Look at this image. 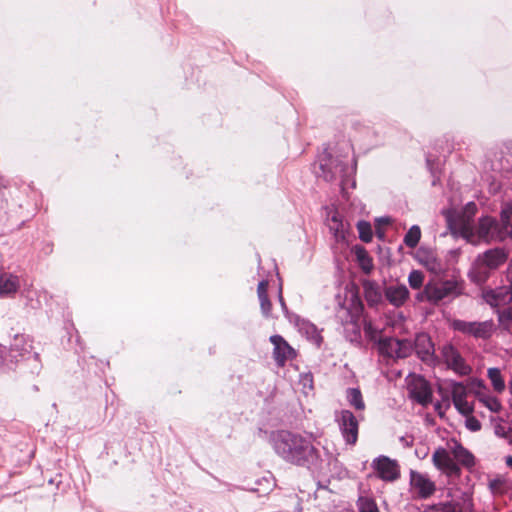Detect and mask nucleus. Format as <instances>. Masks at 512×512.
<instances>
[{
    "label": "nucleus",
    "instance_id": "nucleus-1",
    "mask_svg": "<svg viewBox=\"0 0 512 512\" xmlns=\"http://www.w3.org/2000/svg\"><path fill=\"white\" fill-rule=\"evenodd\" d=\"M269 442L284 462L312 472L321 470L320 451L309 437L289 430H277L270 433Z\"/></svg>",
    "mask_w": 512,
    "mask_h": 512
},
{
    "label": "nucleus",
    "instance_id": "nucleus-2",
    "mask_svg": "<svg viewBox=\"0 0 512 512\" xmlns=\"http://www.w3.org/2000/svg\"><path fill=\"white\" fill-rule=\"evenodd\" d=\"M465 237L471 243L502 242L512 238V203L502 206L499 221L492 216L479 218L475 228L465 232Z\"/></svg>",
    "mask_w": 512,
    "mask_h": 512
},
{
    "label": "nucleus",
    "instance_id": "nucleus-3",
    "mask_svg": "<svg viewBox=\"0 0 512 512\" xmlns=\"http://www.w3.org/2000/svg\"><path fill=\"white\" fill-rule=\"evenodd\" d=\"M351 146L344 144V154L333 156L332 153L325 151L319 157V171L316 172L318 177H322L325 181L331 182L339 180L341 191L345 193L347 187L354 188L356 182L353 178L356 170V161L350 157Z\"/></svg>",
    "mask_w": 512,
    "mask_h": 512
},
{
    "label": "nucleus",
    "instance_id": "nucleus-4",
    "mask_svg": "<svg viewBox=\"0 0 512 512\" xmlns=\"http://www.w3.org/2000/svg\"><path fill=\"white\" fill-rule=\"evenodd\" d=\"M7 367L19 365L20 369L38 374L42 368L39 354L33 350L32 340L25 334H16L8 350L4 349Z\"/></svg>",
    "mask_w": 512,
    "mask_h": 512
},
{
    "label": "nucleus",
    "instance_id": "nucleus-5",
    "mask_svg": "<svg viewBox=\"0 0 512 512\" xmlns=\"http://www.w3.org/2000/svg\"><path fill=\"white\" fill-rule=\"evenodd\" d=\"M508 253L504 248H493L479 255L474 268L469 272L473 282L482 283L486 281L491 270L497 269L506 262Z\"/></svg>",
    "mask_w": 512,
    "mask_h": 512
},
{
    "label": "nucleus",
    "instance_id": "nucleus-6",
    "mask_svg": "<svg viewBox=\"0 0 512 512\" xmlns=\"http://www.w3.org/2000/svg\"><path fill=\"white\" fill-rule=\"evenodd\" d=\"M463 293V283L455 280H445L436 284H427L424 294L428 301L437 303L447 298H455Z\"/></svg>",
    "mask_w": 512,
    "mask_h": 512
},
{
    "label": "nucleus",
    "instance_id": "nucleus-7",
    "mask_svg": "<svg viewBox=\"0 0 512 512\" xmlns=\"http://www.w3.org/2000/svg\"><path fill=\"white\" fill-rule=\"evenodd\" d=\"M378 350L381 355L388 358H406L411 355L413 345L408 339L384 337L378 340Z\"/></svg>",
    "mask_w": 512,
    "mask_h": 512
},
{
    "label": "nucleus",
    "instance_id": "nucleus-8",
    "mask_svg": "<svg viewBox=\"0 0 512 512\" xmlns=\"http://www.w3.org/2000/svg\"><path fill=\"white\" fill-rule=\"evenodd\" d=\"M452 327L455 331H458L464 335L483 340L490 338L494 331V323L492 320L481 322L454 320Z\"/></svg>",
    "mask_w": 512,
    "mask_h": 512
},
{
    "label": "nucleus",
    "instance_id": "nucleus-9",
    "mask_svg": "<svg viewBox=\"0 0 512 512\" xmlns=\"http://www.w3.org/2000/svg\"><path fill=\"white\" fill-rule=\"evenodd\" d=\"M335 419L346 444L354 445L358 439L359 428L356 416L350 410L343 409L336 413Z\"/></svg>",
    "mask_w": 512,
    "mask_h": 512
},
{
    "label": "nucleus",
    "instance_id": "nucleus-10",
    "mask_svg": "<svg viewBox=\"0 0 512 512\" xmlns=\"http://www.w3.org/2000/svg\"><path fill=\"white\" fill-rule=\"evenodd\" d=\"M441 354L447 366L454 372L461 376L470 374L471 367L452 344L443 345Z\"/></svg>",
    "mask_w": 512,
    "mask_h": 512
},
{
    "label": "nucleus",
    "instance_id": "nucleus-11",
    "mask_svg": "<svg viewBox=\"0 0 512 512\" xmlns=\"http://www.w3.org/2000/svg\"><path fill=\"white\" fill-rule=\"evenodd\" d=\"M337 298L339 301L338 307L335 311V319L338 323L341 324V326L352 323V321L360 320L361 314L363 312V304L359 299L353 298L351 299L350 306H345L343 303H341V298L339 295Z\"/></svg>",
    "mask_w": 512,
    "mask_h": 512
},
{
    "label": "nucleus",
    "instance_id": "nucleus-12",
    "mask_svg": "<svg viewBox=\"0 0 512 512\" xmlns=\"http://www.w3.org/2000/svg\"><path fill=\"white\" fill-rule=\"evenodd\" d=\"M289 321L294 324L298 332L308 341L315 344L317 347L321 346L323 337L321 336V331L315 324L307 319L301 318L297 314H292L289 316Z\"/></svg>",
    "mask_w": 512,
    "mask_h": 512
},
{
    "label": "nucleus",
    "instance_id": "nucleus-13",
    "mask_svg": "<svg viewBox=\"0 0 512 512\" xmlns=\"http://www.w3.org/2000/svg\"><path fill=\"white\" fill-rule=\"evenodd\" d=\"M269 340L274 346L273 359L279 368L284 367L288 360L296 357V351L281 335H272Z\"/></svg>",
    "mask_w": 512,
    "mask_h": 512
},
{
    "label": "nucleus",
    "instance_id": "nucleus-14",
    "mask_svg": "<svg viewBox=\"0 0 512 512\" xmlns=\"http://www.w3.org/2000/svg\"><path fill=\"white\" fill-rule=\"evenodd\" d=\"M410 484L416 491L418 498L427 499L436 491V485L427 474L417 471L410 472Z\"/></svg>",
    "mask_w": 512,
    "mask_h": 512
},
{
    "label": "nucleus",
    "instance_id": "nucleus-15",
    "mask_svg": "<svg viewBox=\"0 0 512 512\" xmlns=\"http://www.w3.org/2000/svg\"><path fill=\"white\" fill-rule=\"evenodd\" d=\"M372 467L378 476L385 481H395L399 478V469L396 461L386 456H379L373 460Z\"/></svg>",
    "mask_w": 512,
    "mask_h": 512
},
{
    "label": "nucleus",
    "instance_id": "nucleus-16",
    "mask_svg": "<svg viewBox=\"0 0 512 512\" xmlns=\"http://www.w3.org/2000/svg\"><path fill=\"white\" fill-rule=\"evenodd\" d=\"M484 301L491 307H501L512 301V290L510 287H500L483 292Z\"/></svg>",
    "mask_w": 512,
    "mask_h": 512
},
{
    "label": "nucleus",
    "instance_id": "nucleus-17",
    "mask_svg": "<svg viewBox=\"0 0 512 512\" xmlns=\"http://www.w3.org/2000/svg\"><path fill=\"white\" fill-rule=\"evenodd\" d=\"M452 401L455 408L464 416L472 413L473 407L467 401V390L461 382H454L452 386Z\"/></svg>",
    "mask_w": 512,
    "mask_h": 512
},
{
    "label": "nucleus",
    "instance_id": "nucleus-18",
    "mask_svg": "<svg viewBox=\"0 0 512 512\" xmlns=\"http://www.w3.org/2000/svg\"><path fill=\"white\" fill-rule=\"evenodd\" d=\"M413 345V350L417 356L424 362H430L434 358V345L431 338L426 333L417 334Z\"/></svg>",
    "mask_w": 512,
    "mask_h": 512
},
{
    "label": "nucleus",
    "instance_id": "nucleus-19",
    "mask_svg": "<svg viewBox=\"0 0 512 512\" xmlns=\"http://www.w3.org/2000/svg\"><path fill=\"white\" fill-rule=\"evenodd\" d=\"M432 461L434 466L441 471H459L457 464L451 458L449 452L443 447H439L434 451L432 455Z\"/></svg>",
    "mask_w": 512,
    "mask_h": 512
},
{
    "label": "nucleus",
    "instance_id": "nucleus-20",
    "mask_svg": "<svg viewBox=\"0 0 512 512\" xmlns=\"http://www.w3.org/2000/svg\"><path fill=\"white\" fill-rule=\"evenodd\" d=\"M384 295L391 305L401 307L409 297V290L405 285H390L385 288Z\"/></svg>",
    "mask_w": 512,
    "mask_h": 512
},
{
    "label": "nucleus",
    "instance_id": "nucleus-21",
    "mask_svg": "<svg viewBox=\"0 0 512 512\" xmlns=\"http://www.w3.org/2000/svg\"><path fill=\"white\" fill-rule=\"evenodd\" d=\"M410 395L413 400L422 406H427L432 402V390L428 382L423 379L413 385Z\"/></svg>",
    "mask_w": 512,
    "mask_h": 512
},
{
    "label": "nucleus",
    "instance_id": "nucleus-22",
    "mask_svg": "<svg viewBox=\"0 0 512 512\" xmlns=\"http://www.w3.org/2000/svg\"><path fill=\"white\" fill-rule=\"evenodd\" d=\"M452 454L455 460L465 468L472 469L475 466L474 455L457 441H455L452 448Z\"/></svg>",
    "mask_w": 512,
    "mask_h": 512
},
{
    "label": "nucleus",
    "instance_id": "nucleus-23",
    "mask_svg": "<svg viewBox=\"0 0 512 512\" xmlns=\"http://www.w3.org/2000/svg\"><path fill=\"white\" fill-rule=\"evenodd\" d=\"M327 226L329 232L337 241L345 239L347 224L344 223L342 216L339 213H334L327 219Z\"/></svg>",
    "mask_w": 512,
    "mask_h": 512
},
{
    "label": "nucleus",
    "instance_id": "nucleus-24",
    "mask_svg": "<svg viewBox=\"0 0 512 512\" xmlns=\"http://www.w3.org/2000/svg\"><path fill=\"white\" fill-rule=\"evenodd\" d=\"M19 288V279L9 273L0 274V296H9L16 293Z\"/></svg>",
    "mask_w": 512,
    "mask_h": 512
},
{
    "label": "nucleus",
    "instance_id": "nucleus-25",
    "mask_svg": "<svg viewBox=\"0 0 512 512\" xmlns=\"http://www.w3.org/2000/svg\"><path fill=\"white\" fill-rule=\"evenodd\" d=\"M346 400L357 411L365 409V402L359 388L350 387L346 390Z\"/></svg>",
    "mask_w": 512,
    "mask_h": 512
},
{
    "label": "nucleus",
    "instance_id": "nucleus-26",
    "mask_svg": "<svg viewBox=\"0 0 512 512\" xmlns=\"http://www.w3.org/2000/svg\"><path fill=\"white\" fill-rule=\"evenodd\" d=\"M382 292L379 287L369 283L365 285V299L370 306H377L382 302Z\"/></svg>",
    "mask_w": 512,
    "mask_h": 512
},
{
    "label": "nucleus",
    "instance_id": "nucleus-27",
    "mask_svg": "<svg viewBox=\"0 0 512 512\" xmlns=\"http://www.w3.org/2000/svg\"><path fill=\"white\" fill-rule=\"evenodd\" d=\"M343 327L345 338L350 342H359L361 339L360 320L352 321Z\"/></svg>",
    "mask_w": 512,
    "mask_h": 512
},
{
    "label": "nucleus",
    "instance_id": "nucleus-28",
    "mask_svg": "<svg viewBox=\"0 0 512 512\" xmlns=\"http://www.w3.org/2000/svg\"><path fill=\"white\" fill-rule=\"evenodd\" d=\"M453 512H473V501L470 496L463 494L460 499L448 502Z\"/></svg>",
    "mask_w": 512,
    "mask_h": 512
},
{
    "label": "nucleus",
    "instance_id": "nucleus-29",
    "mask_svg": "<svg viewBox=\"0 0 512 512\" xmlns=\"http://www.w3.org/2000/svg\"><path fill=\"white\" fill-rule=\"evenodd\" d=\"M498 322L501 328L509 333H512V308H504L497 310Z\"/></svg>",
    "mask_w": 512,
    "mask_h": 512
},
{
    "label": "nucleus",
    "instance_id": "nucleus-30",
    "mask_svg": "<svg viewBox=\"0 0 512 512\" xmlns=\"http://www.w3.org/2000/svg\"><path fill=\"white\" fill-rule=\"evenodd\" d=\"M420 238H421L420 227L418 225H413L405 234L403 242L407 247L415 248L418 245Z\"/></svg>",
    "mask_w": 512,
    "mask_h": 512
},
{
    "label": "nucleus",
    "instance_id": "nucleus-31",
    "mask_svg": "<svg viewBox=\"0 0 512 512\" xmlns=\"http://www.w3.org/2000/svg\"><path fill=\"white\" fill-rule=\"evenodd\" d=\"M488 377L495 391L500 393L505 389V383L498 368H489Z\"/></svg>",
    "mask_w": 512,
    "mask_h": 512
},
{
    "label": "nucleus",
    "instance_id": "nucleus-32",
    "mask_svg": "<svg viewBox=\"0 0 512 512\" xmlns=\"http://www.w3.org/2000/svg\"><path fill=\"white\" fill-rule=\"evenodd\" d=\"M359 512H380L374 499L360 496L357 501Z\"/></svg>",
    "mask_w": 512,
    "mask_h": 512
},
{
    "label": "nucleus",
    "instance_id": "nucleus-33",
    "mask_svg": "<svg viewBox=\"0 0 512 512\" xmlns=\"http://www.w3.org/2000/svg\"><path fill=\"white\" fill-rule=\"evenodd\" d=\"M357 230L359 233V238L361 241L365 243H369L373 238V232L371 224L367 221H359L357 223Z\"/></svg>",
    "mask_w": 512,
    "mask_h": 512
},
{
    "label": "nucleus",
    "instance_id": "nucleus-34",
    "mask_svg": "<svg viewBox=\"0 0 512 512\" xmlns=\"http://www.w3.org/2000/svg\"><path fill=\"white\" fill-rule=\"evenodd\" d=\"M363 330H364L365 336L369 340L378 342V340L380 339L379 336H380L381 330L379 328H377L376 326H374V324L370 320L364 319Z\"/></svg>",
    "mask_w": 512,
    "mask_h": 512
},
{
    "label": "nucleus",
    "instance_id": "nucleus-35",
    "mask_svg": "<svg viewBox=\"0 0 512 512\" xmlns=\"http://www.w3.org/2000/svg\"><path fill=\"white\" fill-rule=\"evenodd\" d=\"M356 256H357V259H358L359 263L361 264L362 269L365 272H369L371 270V268H372V261H371V258L368 255L366 249L363 248V247L357 248L356 249Z\"/></svg>",
    "mask_w": 512,
    "mask_h": 512
},
{
    "label": "nucleus",
    "instance_id": "nucleus-36",
    "mask_svg": "<svg viewBox=\"0 0 512 512\" xmlns=\"http://www.w3.org/2000/svg\"><path fill=\"white\" fill-rule=\"evenodd\" d=\"M480 401L491 411L494 413L500 412L502 409V405L497 397L491 395H485L480 398Z\"/></svg>",
    "mask_w": 512,
    "mask_h": 512
},
{
    "label": "nucleus",
    "instance_id": "nucleus-37",
    "mask_svg": "<svg viewBox=\"0 0 512 512\" xmlns=\"http://www.w3.org/2000/svg\"><path fill=\"white\" fill-rule=\"evenodd\" d=\"M424 274L419 270H412L408 276V283L412 289H419L423 285Z\"/></svg>",
    "mask_w": 512,
    "mask_h": 512
},
{
    "label": "nucleus",
    "instance_id": "nucleus-38",
    "mask_svg": "<svg viewBox=\"0 0 512 512\" xmlns=\"http://www.w3.org/2000/svg\"><path fill=\"white\" fill-rule=\"evenodd\" d=\"M419 253H425V259H421L420 261L430 270L435 271L437 267H439V263L437 262L435 256L432 252L428 251H422L420 250Z\"/></svg>",
    "mask_w": 512,
    "mask_h": 512
},
{
    "label": "nucleus",
    "instance_id": "nucleus-39",
    "mask_svg": "<svg viewBox=\"0 0 512 512\" xmlns=\"http://www.w3.org/2000/svg\"><path fill=\"white\" fill-rule=\"evenodd\" d=\"M426 164H427V167L433 177L432 185L435 186V185H437V183L440 180V177H439L440 171H439L438 167L434 166V162L431 160L430 157L426 158Z\"/></svg>",
    "mask_w": 512,
    "mask_h": 512
},
{
    "label": "nucleus",
    "instance_id": "nucleus-40",
    "mask_svg": "<svg viewBox=\"0 0 512 512\" xmlns=\"http://www.w3.org/2000/svg\"><path fill=\"white\" fill-rule=\"evenodd\" d=\"M261 312L264 317L268 318L271 315L272 304L269 300L268 295L259 298Z\"/></svg>",
    "mask_w": 512,
    "mask_h": 512
},
{
    "label": "nucleus",
    "instance_id": "nucleus-41",
    "mask_svg": "<svg viewBox=\"0 0 512 512\" xmlns=\"http://www.w3.org/2000/svg\"><path fill=\"white\" fill-rule=\"evenodd\" d=\"M425 512H453V510L448 502H444L428 507Z\"/></svg>",
    "mask_w": 512,
    "mask_h": 512
},
{
    "label": "nucleus",
    "instance_id": "nucleus-42",
    "mask_svg": "<svg viewBox=\"0 0 512 512\" xmlns=\"http://www.w3.org/2000/svg\"><path fill=\"white\" fill-rule=\"evenodd\" d=\"M504 485V480L501 478H494L489 481V489L492 493H500L502 491V486Z\"/></svg>",
    "mask_w": 512,
    "mask_h": 512
},
{
    "label": "nucleus",
    "instance_id": "nucleus-43",
    "mask_svg": "<svg viewBox=\"0 0 512 512\" xmlns=\"http://www.w3.org/2000/svg\"><path fill=\"white\" fill-rule=\"evenodd\" d=\"M466 428L472 432H477L481 429L480 421L475 417H468L465 422Z\"/></svg>",
    "mask_w": 512,
    "mask_h": 512
},
{
    "label": "nucleus",
    "instance_id": "nucleus-44",
    "mask_svg": "<svg viewBox=\"0 0 512 512\" xmlns=\"http://www.w3.org/2000/svg\"><path fill=\"white\" fill-rule=\"evenodd\" d=\"M300 384L304 389H313V375L311 373H304L300 375Z\"/></svg>",
    "mask_w": 512,
    "mask_h": 512
},
{
    "label": "nucleus",
    "instance_id": "nucleus-45",
    "mask_svg": "<svg viewBox=\"0 0 512 512\" xmlns=\"http://www.w3.org/2000/svg\"><path fill=\"white\" fill-rule=\"evenodd\" d=\"M268 285H269V282L267 280H261L258 283V287H257L258 298L268 295Z\"/></svg>",
    "mask_w": 512,
    "mask_h": 512
},
{
    "label": "nucleus",
    "instance_id": "nucleus-46",
    "mask_svg": "<svg viewBox=\"0 0 512 512\" xmlns=\"http://www.w3.org/2000/svg\"><path fill=\"white\" fill-rule=\"evenodd\" d=\"M278 301L280 303V306H281L282 311L284 312L285 316L289 319V316H291L293 313H290L288 311L287 305H286L285 300L282 295V286L281 285L279 287V292H278Z\"/></svg>",
    "mask_w": 512,
    "mask_h": 512
},
{
    "label": "nucleus",
    "instance_id": "nucleus-47",
    "mask_svg": "<svg viewBox=\"0 0 512 512\" xmlns=\"http://www.w3.org/2000/svg\"><path fill=\"white\" fill-rule=\"evenodd\" d=\"M495 434L501 438H508V431L504 426L498 425L495 427Z\"/></svg>",
    "mask_w": 512,
    "mask_h": 512
},
{
    "label": "nucleus",
    "instance_id": "nucleus-48",
    "mask_svg": "<svg viewBox=\"0 0 512 512\" xmlns=\"http://www.w3.org/2000/svg\"><path fill=\"white\" fill-rule=\"evenodd\" d=\"M506 278H507V281L510 283L509 287L512 290V257H511L509 266L506 271Z\"/></svg>",
    "mask_w": 512,
    "mask_h": 512
},
{
    "label": "nucleus",
    "instance_id": "nucleus-49",
    "mask_svg": "<svg viewBox=\"0 0 512 512\" xmlns=\"http://www.w3.org/2000/svg\"><path fill=\"white\" fill-rule=\"evenodd\" d=\"M1 365L7 366V361H5L4 350L0 351V366Z\"/></svg>",
    "mask_w": 512,
    "mask_h": 512
},
{
    "label": "nucleus",
    "instance_id": "nucleus-50",
    "mask_svg": "<svg viewBox=\"0 0 512 512\" xmlns=\"http://www.w3.org/2000/svg\"><path fill=\"white\" fill-rule=\"evenodd\" d=\"M505 463L512 470V456L505 457Z\"/></svg>",
    "mask_w": 512,
    "mask_h": 512
},
{
    "label": "nucleus",
    "instance_id": "nucleus-51",
    "mask_svg": "<svg viewBox=\"0 0 512 512\" xmlns=\"http://www.w3.org/2000/svg\"><path fill=\"white\" fill-rule=\"evenodd\" d=\"M378 222L383 223V224H388V223H390V219L388 217H382V218L378 219Z\"/></svg>",
    "mask_w": 512,
    "mask_h": 512
},
{
    "label": "nucleus",
    "instance_id": "nucleus-52",
    "mask_svg": "<svg viewBox=\"0 0 512 512\" xmlns=\"http://www.w3.org/2000/svg\"><path fill=\"white\" fill-rule=\"evenodd\" d=\"M376 233H377V236L379 238H383L384 237V232H382L380 229H377Z\"/></svg>",
    "mask_w": 512,
    "mask_h": 512
},
{
    "label": "nucleus",
    "instance_id": "nucleus-53",
    "mask_svg": "<svg viewBox=\"0 0 512 512\" xmlns=\"http://www.w3.org/2000/svg\"><path fill=\"white\" fill-rule=\"evenodd\" d=\"M241 510H242V512H260L258 510H249V509H247L245 507H241Z\"/></svg>",
    "mask_w": 512,
    "mask_h": 512
},
{
    "label": "nucleus",
    "instance_id": "nucleus-54",
    "mask_svg": "<svg viewBox=\"0 0 512 512\" xmlns=\"http://www.w3.org/2000/svg\"><path fill=\"white\" fill-rule=\"evenodd\" d=\"M467 207H468L469 209H470V208H472V209H474V210L476 209V205H475V203H473V202L468 203V204H467Z\"/></svg>",
    "mask_w": 512,
    "mask_h": 512
},
{
    "label": "nucleus",
    "instance_id": "nucleus-55",
    "mask_svg": "<svg viewBox=\"0 0 512 512\" xmlns=\"http://www.w3.org/2000/svg\"><path fill=\"white\" fill-rule=\"evenodd\" d=\"M264 480H265V481H266V483L268 484V489H270V488L272 487V485H273V484L271 483V481H270V480H268V479H266V478H264Z\"/></svg>",
    "mask_w": 512,
    "mask_h": 512
},
{
    "label": "nucleus",
    "instance_id": "nucleus-56",
    "mask_svg": "<svg viewBox=\"0 0 512 512\" xmlns=\"http://www.w3.org/2000/svg\"><path fill=\"white\" fill-rule=\"evenodd\" d=\"M253 498H254V497L249 498V499L247 500V502H248V503L252 502Z\"/></svg>",
    "mask_w": 512,
    "mask_h": 512
},
{
    "label": "nucleus",
    "instance_id": "nucleus-57",
    "mask_svg": "<svg viewBox=\"0 0 512 512\" xmlns=\"http://www.w3.org/2000/svg\"><path fill=\"white\" fill-rule=\"evenodd\" d=\"M0 186H5L4 184L0 183Z\"/></svg>",
    "mask_w": 512,
    "mask_h": 512
},
{
    "label": "nucleus",
    "instance_id": "nucleus-58",
    "mask_svg": "<svg viewBox=\"0 0 512 512\" xmlns=\"http://www.w3.org/2000/svg\"><path fill=\"white\" fill-rule=\"evenodd\" d=\"M510 388H511V393H512V384H511V387H510Z\"/></svg>",
    "mask_w": 512,
    "mask_h": 512
}]
</instances>
